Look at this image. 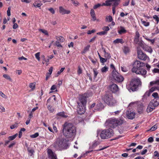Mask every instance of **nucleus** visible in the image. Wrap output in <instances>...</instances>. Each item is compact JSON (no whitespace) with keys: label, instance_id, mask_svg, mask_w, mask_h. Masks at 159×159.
I'll return each mask as SVG.
<instances>
[{"label":"nucleus","instance_id":"nucleus-1","mask_svg":"<svg viewBox=\"0 0 159 159\" xmlns=\"http://www.w3.org/2000/svg\"><path fill=\"white\" fill-rule=\"evenodd\" d=\"M75 127L72 124L65 123L64 125L63 133L67 138H74L76 134Z\"/></svg>","mask_w":159,"mask_h":159},{"label":"nucleus","instance_id":"nucleus-2","mask_svg":"<svg viewBox=\"0 0 159 159\" xmlns=\"http://www.w3.org/2000/svg\"><path fill=\"white\" fill-rule=\"evenodd\" d=\"M145 64L138 61H135L133 64V67L132 71L137 74H141L145 75L147 73V71L142 67L144 66Z\"/></svg>","mask_w":159,"mask_h":159},{"label":"nucleus","instance_id":"nucleus-3","mask_svg":"<svg viewBox=\"0 0 159 159\" xmlns=\"http://www.w3.org/2000/svg\"><path fill=\"white\" fill-rule=\"evenodd\" d=\"M68 141L64 138H57L52 146L56 149H66L68 147Z\"/></svg>","mask_w":159,"mask_h":159},{"label":"nucleus","instance_id":"nucleus-4","mask_svg":"<svg viewBox=\"0 0 159 159\" xmlns=\"http://www.w3.org/2000/svg\"><path fill=\"white\" fill-rule=\"evenodd\" d=\"M141 84V82L139 78H134L132 79L130 84L127 85L126 87L129 91H134L138 90V87Z\"/></svg>","mask_w":159,"mask_h":159},{"label":"nucleus","instance_id":"nucleus-5","mask_svg":"<svg viewBox=\"0 0 159 159\" xmlns=\"http://www.w3.org/2000/svg\"><path fill=\"white\" fill-rule=\"evenodd\" d=\"M103 100L105 102L110 106L114 105L116 102L111 94H106L103 98Z\"/></svg>","mask_w":159,"mask_h":159},{"label":"nucleus","instance_id":"nucleus-6","mask_svg":"<svg viewBox=\"0 0 159 159\" xmlns=\"http://www.w3.org/2000/svg\"><path fill=\"white\" fill-rule=\"evenodd\" d=\"M113 132L111 129H104L102 131L100 136L101 139H105L111 137L113 135Z\"/></svg>","mask_w":159,"mask_h":159},{"label":"nucleus","instance_id":"nucleus-7","mask_svg":"<svg viewBox=\"0 0 159 159\" xmlns=\"http://www.w3.org/2000/svg\"><path fill=\"white\" fill-rule=\"evenodd\" d=\"M112 76L113 79L119 83L121 82L124 80L123 77L114 70L112 71Z\"/></svg>","mask_w":159,"mask_h":159},{"label":"nucleus","instance_id":"nucleus-8","mask_svg":"<svg viewBox=\"0 0 159 159\" xmlns=\"http://www.w3.org/2000/svg\"><path fill=\"white\" fill-rule=\"evenodd\" d=\"M116 118H110L106 120L105 122L106 125L112 128H114L116 127Z\"/></svg>","mask_w":159,"mask_h":159},{"label":"nucleus","instance_id":"nucleus-9","mask_svg":"<svg viewBox=\"0 0 159 159\" xmlns=\"http://www.w3.org/2000/svg\"><path fill=\"white\" fill-rule=\"evenodd\" d=\"M56 39L57 40L55 43H53V45L56 46L58 48H62V46L61 43L64 42L65 40L64 38L61 36H56Z\"/></svg>","mask_w":159,"mask_h":159},{"label":"nucleus","instance_id":"nucleus-10","mask_svg":"<svg viewBox=\"0 0 159 159\" xmlns=\"http://www.w3.org/2000/svg\"><path fill=\"white\" fill-rule=\"evenodd\" d=\"M138 44L145 51H147L150 53H151L152 50L150 47H149L145 44L143 42H139Z\"/></svg>","mask_w":159,"mask_h":159},{"label":"nucleus","instance_id":"nucleus-11","mask_svg":"<svg viewBox=\"0 0 159 159\" xmlns=\"http://www.w3.org/2000/svg\"><path fill=\"white\" fill-rule=\"evenodd\" d=\"M87 97V95L86 93L80 96L79 101L82 105H85L86 103Z\"/></svg>","mask_w":159,"mask_h":159},{"label":"nucleus","instance_id":"nucleus-12","mask_svg":"<svg viewBox=\"0 0 159 159\" xmlns=\"http://www.w3.org/2000/svg\"><path fill=\"white\" fill-rule=\"evenodd\" d=\"M138 57L139 59L144 61L146 60L147 58H148L147 55L141 50L138 51Z\"/></svg>","mask_w":159,"mask_h":159},{"label":"nucleus","instance_id":"nucleus-13","mask_svg":"<svg viewBox=\"0 0 159 159\" xmlns=\"http://www.w3.org/2000/svg\"><path fill=\"white\" fill-rule=\"evenodd\" d=\"M77 103L78 106L77 109L78 113L80 115L84 114L85 111L84 105H80V103L78 102H77Z\"/></svg>","mask_w":159,"mask_h":159},{"label":"nucleus","instance_id":"nucleus-14","mask_svg":"<svg viewBox=\"0 0 159 159\" xmlns=\"http://www.w3.org/2000/svg\"><path fill=\"white\" fill-rule=\"evenodd\" d=\"M109 89L112 93H115L119 91V88L116 84H113L110 85Z\"/></svg>","mask_w":159,"mask_h":159},{"label":"nucleus","instance_id":"nucleus-15","mask_svg":"<svg viewBox=\"0 0 159 159\" xmlns=\"http://www.w3.org/2000/svg\"><path fill=\"white\" fill-rule=\"evenodd\" d=\"M110 6L112 5V7H116L119 4L120 2V0H108Z\"/></svg>","mask_w":159,"mask_h":159},{"label":"nucleus","instance_id":"nucleus-16","mask_svg":"<svg viewBox=\"0 0 159 159\" xmlns=\"http://www.w3.org/2000/svg\"><path fill=\"white\" fill-rule=\"evenodd\" d=\"M59 9V12L62 15H64L65 14H68L70 12V10H66L61 6L60 7Z\"/></svg>","mask_w":159,"mask_h":159},{"label":"nucleus","instance_id":"nucleus-17","mask_svg":"<svg viewBox=\"0 0 159 159\" xmlns=\"http://www.w3.org/2000/svg\"><path fill=\"white\" fill-rule=\"evenodd\" d=\"M126 116L129 119H133L134 118L135 113L131 111H127L126 112Z\"/></svg>","mask_w":159,"mask_h":159},{"label":"nucleus","instance_id":"nucleus-18","mask_svg":"<svg viewBox=\"0 0 159 159\" xmlns=\"http://www.w3.org/2000/svg\"><path fill=\"white\" fill-rule=\"evenodd\" d=\"M116 127L118 125H120L123 124L124 122V120L122 119H116Z\"/></svg>","mask_w":159,"mask_h":159},{"label":"nucleus","instance_id":"nucleus-19","mask_svg":"<svg viewBox=\"0 0 159 159\" xmlns=\"http://www.w3.org/2000/svg\"><path fill=\"white\" fill-rule=\"evenodd\" d=\"M90 15L91 16L92 20L94 21L96 19V18L95 16V13L93 9H92L90 10Z\"/></svg>","mask_w":159,"mask_h":159},{"label":"nucleus","instance_id":"nucleus-20","mask_svg":"<svg viewBox=\"0 0 159 159\" xmlns=\"http://www.w3.org/2000/svg\"><path fill=\"white\" fill-rule=\"evenodd\" d=\"M151 101L154 104V105L157 107L159 104V98H154Z\"/></svg>","mask_w":159,"mask_h":159},{"label":"nucleus","instance_id":"nucleus-21","mask_svg":"<svg viewBox=\"0 0 159 159\" xmlns=\"http://www.w3.org/2000/svg\"><path fill=\"white\" fill-rule=\"evenodd\" d=\"M50 158L51 159H57L56 154L54 153L52 150H50Z\"/></svg>","mask_w":159,"mask_h":159},{"label":"nucleus","instance_id":"nucleus-22","mask_svg":"<svg viewBox=\"0 0 159 159\" xmlns=\"http://www.w3.org/2000/svg\"><path fill=\"white\" fill-rule=\"evenodd\" d=\"M124 43V41L122 39H117L113 41V43Z\"/></svg>","mask_w":159,"mask_h":159},{"label":"nucleus","instance_id":"nucleus-23","mask_svg":"<svg viewBox=\"0 0 159 159\" xmlns=\"http://www.w3.org/2000/svg\"><path fill=\"white\" fill-rule=\"evenodd\" d=\"M126 32V31L124 27L120 26V29L118 31V32L120 34H122L125 33Z\"/></svg>","mask_w":159,"mask_h":159},{"label":"nucleus","instance_id":"nucleus-24","mask_svg":"<svg viewBox=\"0 0 159 159\" xmlns=\"http://www.w3.org/2000/svg\"><path fill=\"white\" fill-rule=\"evenodd\" d=\"M154 84L159 85V79L151 81L150 83V85L151 86H152Z\"/></svg>","mask_w":159,"mask_h":159},{"label":"nucleus","instance_id":"nucleus-25","mask_svg":"<svg viewBox=\"0 0 159 159\" xmlns=\"http://www.w3.org/2000/svg\"><path fill=\"white\" fill-rule=\"evenodd\" d=\"M123 49V52L125 54L128 53L130 52V49L127 47L124 46Z\"/></svg>","mask_w":159,"mask_h":159},{"label":"nucleus","instance_id":"nucleus-26","mask_svg":"<svg viewBox=\"0 0 159 159\" xmlns=\"http://www.w3.org/2000/svg\"><path fill=\"white\" fill-rule=\"evenodd\" d=\"M50 90H51V91H50V93L55 92H57V86L55 85H53L50 88Z\"/></svg>","mask_w":159,"mask_h":159},{"label":"nucleus","instance_id":"nucleus-27","mask_svg":"<svg viewBox=\"0 0 159 159\" xmlns=\"http://www.w3.org/2000/svg\"><path fill=\"white\" fill-rule=\"evenodd\" d=\"M18 135V134H16L14 135H13L12 136H10L8 137V139H9L10 141H12Z\"/></svg>","mask_w":159,"mask_h":159},{"label":"nucleus","instance_id":"nucleus-28","mask_svg":"<svg viewBox=\"0 0 159 159\" xmlns=\"http://www.w3.org/2000/svg\"><path fill=\"white\" fill-rule=\"evenodd\" d=\"M65 69V67L61 68L60 71H58L57 74L55 75V76L57 77Z\"/></svg>","mask_w":159,"mask_h":159},{"label":"nucleus","instance_id":"nucleus-29","mask_svg":"<svg viewBox=\"0 0 159 159\" xmlns=\"http://www.w3.org/2000/svg\"><path fill=\"white\" fill-rule=\"evenodd\" d=\"M108 68L107 66H105L101 69V71L103 73H106L108 71Z\"/></svg>","mask_w":159,"mask_h":159},{"label":"nucleus","instance_id":"nucleus-30","mask_svg":"<svg viewBox=\"0 0 159 159\" xmlns=\"http://www.w3.org/2000/svg\"><path fill=\"white\" fill-rule=\"evenodd\" d=\"M27 150L29 152V154L30 155V156H32L33 154V153L34 152V150L29 148H28Z\"/></svg>","mask_w":159,"mask_h":159},{"label":"nucleus","instance_id":"nucleus-31","mask_svg":"<svg viewBox=\"0 0 159 159\" xmlns=\"http://www.w3.org/2000/svg\"><path fill=\"white\" fill-rule=\"evenodd\" d=\"M109 1L108 0H107L105 1V3L103 2L102 4H101V6H110V4L109 3Z\"/></svg>","mask_w":159,"mask_h":159},{"label":"nucleus","instance_id":"nucleus-32","mask_svg":"<svg viewBox=\"0 0 159 159\" xmlns=\"http://www.w3.org/2000/svg\"><path fill=\"white\" fill-rule=\"evenodd\" d=\"M58 115L64 118H66L67 117V115H66L65 113L64 112H60L58 113Z\"/></svg>","mask_w":159,"mask_h":159},{"label":"nucleus","instance_id":"nucleus-33","mask_svg":"<svg viewBox=\"0 0 159 159\" xmlns=\"http://www.w3.org/2000/svg\"><path fill=\"white\" fill-rule=\"evenodd\" d=\"M35 83L34 82L32 83H31L29 85V87L33 90L35 89Z\"/></svg>","mask_w":159,"mask_h":159},{"label":"nucleus","instance_id":"nucleus-34","mask_svg":"<svg viewBox=\"0 0 159 159\" xmlns=\"http://www.w3.org/2000/svg\"><path fill=\"white\" fill-rule=\"evenodd\" d=\"M157 124H156L154 125L152 127H151L150 129L148 130L147 131H148L150 130H151L152 131H154L157 129Z\"/></svg>","mask_w":159,"mask_h":159},{"label":"nucleus","instance_id":"nucleus-35","mask_svg":"<svg viewBox=\"0 0 159 159\" xmlns=\"http://www.w3.org/2000/svg\"><path fill=\"white\" fill-rule=\"evenodd\" d=\"M90 45H88L86 47H85L84 50L82 52V53H85L87 51L89 50V48H90Z\"/></svg>","mask_w":159,"mask_h":159},{"label":"nucleus","instance_id":"nucleus-36","mask_svg":"<svg viewBox=\"0 0 159 159\" xmlns=\"http://www.w3.org/2000/svg\"><path fill=\"white\" fill-rule=\"evenodd\" d=\"M141 22L145 26H147L149 25V22H147L145 21L144 20H143V19L141 20Z\"/></svg>","mask_w":159,"mask_h":159},{"label":"nucleus","instance_id":"nucleus-37","mask_svg":"<svg viewBox=\"0 0 159 159\" xmlns=\"http://www.w3.org/2000/svg\"><path fill=\"white\" fill-rule=\"evenodd\" d=\"M53 128L54 130L50 129V132H52L53 133H56L57 131V129L56 127L54 124L53 125Z\"/></svg>","mask_w":159,"mask_h":159},{"label":"nucleus","instance_id":"nucleus-38","mask_svg":"<svg viewBox=\"0 0 159 159\" xmlns=\"http://www.w3.org/2000/svg\"><path fill=\"white\" fill-rule=\"evenodd\" d=\"M153 18L157 22V24H158L159 22V18L157 16L154 15L153 16Z\"/></svg>","mask_w":159,"mask_h":159},{"label":"nucleus","instance_id":"nucleus-39","mask_svg":"<svg viewBox=\"0 0 159 159\" xmlns=\"http://www.w3.org/2000/svg\"><path fill=\"white\" fill-rule=\"evenodd\" d=\"M39 31L43 33L45 35L48 36V34L47 30L44 29H41L39 30Z\"/></svg>","mask_w":159,"mask_h":159},{"label":"nucleus","instance_id":"nucleus-40","mask_svg":"<svg viewBox=\"0 0 159 159\" xmlns=\"http://www.w3.org/2000/svg\"><path fill=\"white\" fill-rule=\"evenodd\" d=\"M152 96L154 98H159V96L157 93L156 92L153 93L152 94Z\"/></svg>","mask_w":159,"mask_h":159},{"label":"nucleus","instance_id":"nucleus-41","mask_svg":"<svg viewBox=\"0 0 159 159\" xmlns=\"http://www.w3.org/2000/svg\"><path fill=\"white\" fill-rule=\"evenodd\" d=\"M41 5V4L39 3L38 1L35 2L34 4V5L35 7H39Z\"/></svg>","mask_w":159,"mask_h":159},{"label":"nucleus","instance_id":"nucleus-42","mask_svg":"<svg viewBox=\"0 0 159 159\" xmlns=\"http://www.w3.org/2000/svg\"><path fill=\"white\" fill-rule=\"evenodd\" d=\"M3 76L6 79L9 80L11 81V79L10 76L6 74H4L3 75Z\"/></svg>","mask_w":159,"mask_h":159},{"label":"nucleus","instance_id":"nucleus-43","mask_svg":"<svg viewBox=\"0 0 159 159\" xmlns=\"http://www.w3.org/2000/svg\"><path fill=\"white\" fill-rule=\"evenodd\" d=\"M18 126V124L17 123H16L15 124L11 125L10 126V128L11 129H13L14 128H16Z\"/></svg>","mask_w":159,"mask_h":159},{"label":"nucleus","instance_id":"nucleus-44","mask_svg":"<svg viewBox=\"0 0 159 159\" xmlns=\"http://www.w3.org/2000/svg\"><path fill=\"white\" fill-rule=\"evenodd\" d=\"M157 89V87H153L151 88L149 90L152 93L155 91L156 89Z\"/></svg>","mask_w":159,"mask_h":159},{"label":"nucleus","instance_id":"nucleus-45","mask_svg":"<svg viewBox=\"0 0 159 159\" xmlns=\"http://www.w3.org/2000/svg\"><path fill=\"white\" fill-rule=\"evenodd\" d=\"M143 37H144L145 38V39H146L147 40L150 42L152 44H153L155 42V40L154 39H149L145 37L144 36H143Z\"/></svg>","mask_w":159,"mask_h":159},{"label":"nucleus","instance_id":"nucleus-46","mask_svg":"<svg viewBox=\"0 0 159 159\" xmlns=\"http://www.w3.org/2000/svg\"><path fill=\"white\" fill-rule=\"evenodd\" d=\"M148 106L151 107H152L154 109H155V107H157L156 106L154 105V104L152 101L149 103Z\"/></svg>","mask_w":159,"mask_h":159},{"label":"nucleus","instance_id":"nucleus-47","mask_svg":"<svg viewBox=\"0 0 159 159\" xmlns=\"http://www.w3.org/2000/svg\"><path fill=\"white\" fill-rule=\"evenodd\" d=\"M93 71L94 72V78H95L98 74V72L97 71L96 69L94 68L93 69Z\"/></svg>","mask_w":159,"mask_h":159},{"label":"nucleus","instance_id":"nucleus-48","mask_svg":"<svg viewBox=\"0 0 159 159\" xmlns=\"http://www.w3.org/2000/svg\"><path fill=\"white\" fill-rule=\"evenodd\" d=\"M71 1L73 4L76 6H77L79 4V3L77 1L75 0H71Z\"/></svg>","mask_w":159,"mask_h":159},{"label":"nucleus","instance_id":"nucleus-49","mask_svg":"<svg viewBox=\"0 0 159 159\" xmlns=\"http://www.w3.org/2000/svg\"><path fill=\"white\" fill-rule=\"evenodd\" d=\"M107 34V32L106 31H101L97 33V34L100 35H102Z\"/></svg>","mask_w":159,"mask_h":159},{"label":"nucleus","instance_id":"nucleus-50","mask_svg":"<svg viewBox=\"0 0 159 159\" xmlns=\"http://www.w3.org/2000/svg\"><path fill=\"white\" fill-rule=\"evenodd\" d=\"M101 6L100 3H98L97 4L95 5L93 7V8L94 9H96L98 8H99Z\"/></svg>","mask_w":159,"mask_h":159},{"label":"nucleus","instance_id":"nucleus-51","mask_svg":"<svg viewBox=\"0 0 159 159\" xmlns=\"http://www.w3.org/2000/svg\"><path fill=\"white\" fill-rule=\"evenodd\" d=\"M154 109L152 107H151L148 106L147 109V111L148 112H150L152 111Z\"/></svg>","mask_w":159,"mask_h":159},{"label":"nucleus","instance_id":"nucleus-52","mask_svg":"<svg viewBox=\"0 0 159 159\" xmlns=\"http://www.w3.org/2000/svg\"><path fill=\"white\" fill-rule=\"evenodd\" d=\"M40 52H37L35 54V57L36 59L39 61L40 60V58L39 57Z\"/></svg>","mask_w":159,"mask_h":159},{"label":"nucleus","instance_id":"nucleus-53","mask_svg":"<svg viewBox=\"0 0 159 159\" xmlns=\"http://www.w3.org/2000/svg\"><path fill=\"white\" fill-rule=\"evenodd\" d=\"M39 135L38 133H36L34 134L30 135V137L32 138H35L37 137Z\"/></svg>","mask_w":159,"mask_h":159},{"label":"nucleus","instance_id":"nucleus-54","mask_svg":"<svg viewBox=\"0 0 159 159\" xmlns=\"http://www.w3.org/2000/svg\"><path fill=\"white\" fill-rule=\"evenodd\" d=\"M102 30H104V31L107 32V31L109 30L110 29L108 26H104L103 27Z\"/></svg>","mask_w":159,"mask_h":159},{"label":"nucleus","instance_id":"nucleus-55","mask_svg":"<svg viewBox=\"0 0 159 159\" xmlns=\"http://www.w3.org/2000/svg\"><path fill=\"white\" fill-rule=\"evenodd\" d=\"M104 57L107 58H109L111 57L110 54L107 52L104 54Z\"/></svg>","mask_w":159,"mask_h":159},{"label":"nucleus","instance_id":"nucleus-56","mask_svg":"<svg viewBox=\"0 0 159 159\" xmlns=\"http://www.w3.org/2000/svg\"><path fill=\"white\" fill-rule=\"evenodd\" d=\"M78 74L80 75L82 73V70L80 66L78 67V69L77 71Z\"/></svg>","mask_w":159,"mask_h":159},{"label":"nucleus","instance_id":"nucleus-57","mask_svg":"<svg viewBox=\"0 0 159 159\" xmlns=\"http://www.w3.org/2000/svg\"><path fill=\"white\" fill-rule=\"evenodd\" d=\"M11 7H8V10L7 11V15L8 16H10L11 15Z\"/></svg>","mask_w":159,"mask_h":159},{"label":"nucleus","instance_id":"nucleus-58","mask_svg":"<svg viewBox=\"0 0 159 159\" xmlns=\"http://www.w3.org/2000/svg\"><path fill=\"white\" fill-rule=\"evenodd\" d=\"M98 144V142L97 141L93 143L92 145V148H94Z\"/></svg>","mask_w":159,"mask_h":159},{"label":"nucleus","instance_id":"nucleus-59","mask_svg":"<svg viewBox=\"0 0 159 159\" xmlns=\"http://www.w3.org/2000/svg\"><path fill=\"white\" fill-rule=\"evenodd\" d=\"M100 60L101 62L104 63L107 61V59L102 57L101 58Z\"/></svg>","mask_w":159,"mask_h":159},{"label":"nucleus","instance_id":"nucleus-60","mask_svg":"<svg viewBox=\"0 0 159 159\" xmlns=\"http://www.w3.org/2000/svg\"><path fill=\"white\" fill-rule=\"evenodd\" d=\"M96 31V30L94 29H93L91 30H89L87 32V33L88 34H91L92 33H94Z\"/></svg>","mask_w":159,"mask_h":159},{"label":"nucleus","instance_id":"nucleus-61","mask_svg":"<svg viewBox=\"0 0 159 159\" xmlns=\"http://www.w3.org/2000/svg\"><path fill=\"white\" fill-rule=\"evenodd\" d=\"M130 0H127L123 4L124 6H127L129 3Z\"/></svg>","mask_w":159,"mask_h":159},{"label":"nucleus","instance_id":"nucleus-62","mask_svg":"<svg viewBox=\"0 0 159 159\" xmlns=\"http://www.w3.org/2000/svg\"><path fill=\"white\" fill-rule=\"evenodd\" d=\"M0 96L5 98H7V96H6L4 93H2V92L1 91H0Z\"/></svg>","mask_w":159,"mask_h":159},{"label":"nucleus","instance_id":"nucleus-63","mask_svg":"<svg viewBox=\"0 0 159 159\" xmlns=\"http://www.w3.org/2000/svg\"><path fill=\"white\" fill-rule=\"evenodd\" d=\"M148 97L147 96L145 95V94H144V95L143 96L142 98V99L143 100V101H146Z\"/></svg>","mask_w":159,"mask_h":159},{"label":"nucleus","instance_id":"nucleus-64","mask_svg":"<svg viewBox=\"0 0 159 159\" xmlns=\"http://www.w3.org/2000/svg\"><path fill=\"white\" fill-rule=\"evenodd\" d=\"M151 93L149 91V90H148L144 94L148 97H149L150 96Z\"/></svg>","mask_w":159,"mask_h":159}]
</instances>
